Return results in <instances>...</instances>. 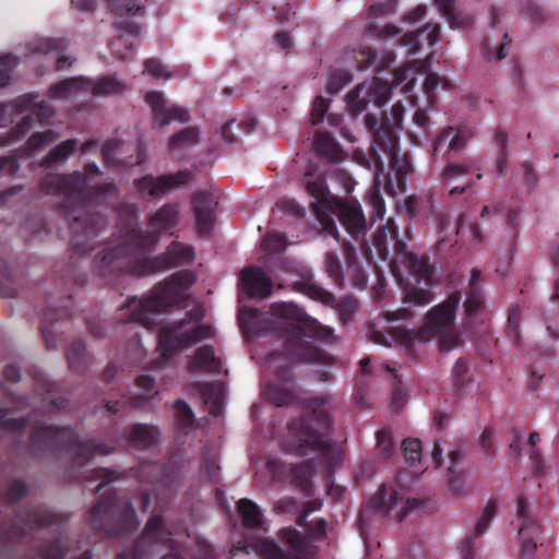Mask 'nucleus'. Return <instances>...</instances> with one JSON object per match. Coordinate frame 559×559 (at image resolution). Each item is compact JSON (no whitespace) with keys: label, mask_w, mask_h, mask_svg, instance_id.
<instances>
[{"label":"nucleus","mask_w":559,"mask_h":559,"mask_svg":"<svg viewBox=\"0 0 559 559\" xmlns=\"http://www.w3.org/2000/svg\"><path fill=\"white\" fill-rule=\"evenodd\" d=\"M102 171L95 163H87L83 171L69 174H47L39 181V190L45 195L62 198L59 210L69 219L72 233L70 249L73 260L64 277L78 286L87 282L86 274H76L75 258L86 255L100 241L99 237L107 230L108 221L103 214L92 210V205L107 195L118 192L115 182L90 186V180Z\"/></svg>","instance_id":"nucleus-1"},{"label":"nucleus","mask_w":559,"mask_h":559,"mask_svg":"<svg viewBox=\"0 0 559 559\" xmlns=\"http://www.w3.org/2000/svg\"><path fill=\"white\" fill-rule=\"evenodd\" d=\"M122 212L127 214L128 223L119 233L118 243L104 248L93 261L94 273L104 278L122 266V258L154 251L160 235L175 228L179 223L178 203H165L153 213L147 219L148 230L138 226L139 215L133 205H126Z\"/></svg>","instance_id":"nucleus-2"},{"label":"nucleus","mask_w":559,"mask_h":559,"mask_svg":"<svg viewBox=\"0 0 559 559\" xmlns=\"http://www.w3.org/2000/svg\"><path fill=\"white\" fill-rule=\"evenodd\" d=\"M331 397L330 394H322L306 400V405L312 409L311 418L293 419L288 425L289 439L284 442L283 447L286 452L301 457L307 456L312 450H320L319 459L322 462L326 492L336 501L344 493L343 487L333 484V473L338 461V453L323 436L332 426L331 417L323 408Z\"/></svg>","instance_id":"nucleus-3"},{"label":"nucleus","mask_w":559,"mask_h":559,"mask_svg":"<svg viewBox=\"0 0 559 559\" xmlns=\"http://www.w3.org/2000/svg\"><path fill=\"white\" fill-rule=\"evenodd\" d=\"M272 314L282 320V330L289 335L285 341L283 354L292 361L310 364H331L333 358L319 347L306 343L302 336L314 337L324 342H334L332 328L321 324L307 316L305 310L293 302H275L271 306Z\"/></svg>","instance_id":"nucleus-4"},{"label":"nucleus","mask_w":559,"mask_h":559,"mask_svg":"<svg viewBox=\"0 0 559 559\" xmlns=\"http://www.w3.org/2000/svg\"><path fill=\"white\" fill-rule=\"evenodd\" d=\"M28 450L36 457H58L62 451H66L71 456L72 465L83 467L96 454H109L114 449L105 442L83 441L78 432L70 427H58L37 421L29 436Z\"/></svg>","instance_id":"nucleus-5"},{"label":"nucleus","mask_w":559,"mask_h":559,"mask_svg":"<svg viewBox=\"0 0 559 559\" xmlns=\"http://www.w3.org/2000/svg\"><path fill=\"white\" fill-rule=\"evenodd\" d=\"M195 275L191 271H179L163 282L157 283L150 295L142 299L131 297L120 309L127 308L130 313L128 322L140 323L143 326L154 325V316L173 308H186L188 290L193 286Z\"/></svg>","instance_id":"nucleus-6"},{"label":"nucleus","mask_w":559,"mask_h":559,"mask_svg":"<svg viewBox=\"0 0 559 559\" xmlns=\"http://www.w3.org/2000/svg\"><path fill=\"white\" fill-rule=\"evenodd\" d=\"M461 301V293L453 292L444 301L432 307L425 317V324L418 330L393 328L392 336L405 346L414 341H428L432 337L440 338V349L450 350L459 342V335L453 331L455 312Z\"/></svg>","instance_id":"nucleus-7"},{"label":"nucleus","mask_w":559,"mask_h":559,"mask_svg":"<svg viewBox=\"0 0 559 559\" xmlns=\"http://www.w3.org/2000/svg\"><path fill=\"white\" fill-rule=\"evenodd\" d=\"M426 71L425 61L415 60L394 71L392 84L377 78L373 79L372 83L358 84L346 96L349 112L353 116H358L367 109L369 104L382 108L389 102L393 86L404 84L402 91L408 93L415 81L413 74Z\"/></svg>","instance_id":"nucleus-8"},{"label":"nucleus","mask_w":559,"mask_h":559,"mask_svg":"<svg viewBox=\"0 0 559 559\" xmlns=\"http://www.w3.org/2000/svg\"><path fill=\"white\" fill-rule=\"evenodd\" d=\"M141 254L135 258H122V266L117 267L107 277L129 275L144 278L171 269L190 265L195 258L194 248L180 241H171L165 251L157 255Z\"/></svg>","instance_id":"nucleus-9"},{"label":"nucleus","mask_w":559,"mask_h":559,"mask_svg":"<svg viewBox=\"0 0 559 559\" xmlns=\"http://www.w3.org/2000/svg\"><path fill=\"white\" fill-rule=\"evenodd\" d=\"M91 526L109 536L134 532L140 522L130 501L119 500L115 492L105 493L91 509Z\"/></svg>","instance_id":"nucleus-10"},{"label":"nucleus","mask_w":559,"mask_h":559,"mask_svg":"<svg viewBox=\"0 0 559 559\" xmlns=\"http://www.w3.org/2000/svg\"><path fill=\"white\" fill-rule=\"evenodd\" d=\"M373 246L379 258L383 261L390 259V248L392 247V263L404 264L417 282L424 281L428 284L431 281L432 269L429 264V258L426 255L418 257L406 250V245L399 238L397 227L391 218L388 219L384 227L374 234Z\"/></svg>","instance_id":"nucleus-11"},{"label":"nucleus","mask_w":559,"mask_h":559,"mask_svg":"<svg viewBox=\"0 0 559 559\" xmlns=\"http://www.w3.org/2000/svg\"><path fill=\"white\" fill-rule=\"evenodd\" d=\"M199 319L193 318L192 311H188L185 318L168 322L158 329V347L163 358H173L178 353L213 336L210 325L197 324Z\"/></svg>","instance_id":"nucleus-12"},{"label":"nucleus","mask_w":559,"mask_h":559,"mask_svg":"<svg viewBox=\"0 0 559 559\" xmlns=\"http://www.w3.org/2000/svg\"><path fill=\"white\" fill-rule=\"evenodd\" d=\"M405 108L401 102L395 103L390 111V116L382 115L378 120L376 116L367 114L365 117V127L372 136L370 154L378 169H383L384 163L378 153L379 150L392 151L399 145L397 132L401 129Z\"/></svg>","instance_id":"nucleus-13"},{"label":"nucleus","mask_w":559,"mask_h":559,"mask_svg":"<svg viewBox=\"0 0 559 559\" xmlns=\"http://www.w3.org/2000/svg\"><path fill=\"white\" fill-rule=\"evenodd\" d=\"M278 537L290 549L286 552L278 544L269 539H259L255 548L262 559H314L317 556V546L301 534L298 530L288 526L283 527Z\"/></svg>","instance_id":"nucleus-14"},{"label":"nucleus","mask_w":559,"mask_h":559,"mask_svg":"<svg viewBox=\"0 0 559 559\" xmlns=\"http://www.w3.org/2000/svg\"><path fill=\"white\" fill-rule=\"evenodd\" d=\"M171 542L170 532L165 528V522L162 515H153L145 524L142 536L134 542L131 551L118 554L116 559H147L153 543ZM204 559H216L215 552L211 547L204 550ZM162 559H181L176 551H170Z\"/></svg>","instance_id":"nucleus-15"},{"label":"nucleus","mask_w":559,"mask_h":559,"mask_svg":"<svg viewBox=\"0 0 559 559\" xmlns=\"http://www.w3.org/2000/svg\"><path fill=\"white\" fill-rule=\"evenodd\" d=\"M305 189L314 201L311 202L312 211L322 226V229L338 240V231L335 221L326 213L338 197L332 195L328 189L325 178L321 175L313 176L310 173L305 175Z\"/></svg>","instance_id":"nucleus-16"},{"label":"nucleus","mask_w":559,"mask_h":559,"mask_svg":"<svg viewBox=\"0 0 559 559\" xmlns=\"http://www.w3.org/2000/svg\"><path fill=\"white\" fill-rule=\"evenodd\" d=\"M192 179L190 170H179L177 173L153 176L144 175L133 180V186L142 197L150 199H162L169 191L187 185Z\"/></svg>","instance_id":"nucleus-17"},{"label":"nucleus","mask_w":559,"mask_h":559,"mask_svg":"<svg viewBox=\"0 0 559 559\" xmlns=\"http://www.w3.org/2000/svg\"><path fill=\"white\" fill-rule=\"evenodd\" d=\"M326 213L334 219L337 216L346 231L356 240L367 234L368 226L361 205L356 200H342L338 198Z\"/></svg>","instance_id":"nucleus-18"},{"label":"nucleus","mask_w":559,"mask_h":559,"mask_svg":"<svg viewBox=\"0 0 559 559\" xmlns=\"http://www.w3.org/2000/svg\"><path fill=\"white\" fill-rule=\"evenodd\" d=\"M418 506L419 501L417 499H407L403 503L399 493L385 486L380 487L368 501L370 509L383 512L385 515L392 514L397 522H402L407 516L408 511L418 508Z\"/></svg>","instance_id":"nucleus-19"},{"label":"nucleus","mask_w":559,"mask_h":559,"mask_svg":"<svg viewBox=\"0 0 559 559\" xmlns=\"http://www.w3.org/2000/svg\"><path fill=\"white\" fill-rule=\"evenodd\" d=\"M24 111H33L44 122L53 116L52 107L46 100H38V94H24L11 102L0 103V122L10 120Z\"/></svg>","instance_id":"nucleus-20"},{"label":"nucleus","mask_w":559,"mask_h":559,"mask_svg":"<svg viewBox=\"0 0 559 559\" xmlns=\"http://www.w3.org/2000/svg\"><path fill=\"white\" fill-rule=\"evenodd\" d=\"M145 102L151 107L154 123L159 127H165L173 121L187 122L190 120L189 111L183 107L169 105L162 92L146 93Z\"/></svg>","instance_id":"nucleus-21"},{"label":"nucleus","mask_w":559,"mask_h":559,"mask_svg":"<svg viewBox=\"0 0 559 559\" xmlns=\"http://www.w3.org/2000/svg\"><path fill=\"white\" fill-rule=\"evenodd\" d=\"M57 522V514L44 508H36L16 516L10 530V538L20 539L26 537L34 530L50 526Z\"/></svg>","instance_id":"nucleus-22"},{"label":"nucleus","mask_w":559,"mask_h":559,"mask_svg":"<svg viewBox=\"0 0 559 559\" xmlns=\"http://www.w3.org/2000/svg\"><path fill=\"white\" fill-rule=\"evenodd\" d=\"M135 474L141 481L159 484L166 488H171L179 479L178 468L171 461L166 464L143 462L136 467Z\"/></svg>","instance_id":"nucleus-23"},{"label":"nucleus","mask_w":559,"mask_h":559,"mask_svg":"<svg viewBox=\"0 0 559 559\" xmlns=\"http://www.w3.org/2000/svg\"><path fill=\"white\" fill-rule=\"evenodd\" d=\"M240 286L249 299H263L271 296L273 283L262 267L250 265L241 272Z\"/></svg>","instance_id":"nucleus-24"},{"label":"nucleus","mask_w":559,"mask_h":559,"mask_svg":"<svg viewBox=\"0 0 559 559\" xmlns=\"http://www.w3.org/2000/svg\"><path fill=\"white\" fill-rule=\"evenodd\" d=\"M191 202L198 233L203 236L210 235L215 222V207L217 205V201L213 194L200 191L193 194Z\"/></svg>","instance_id":"nucleus-25"},{"label":"nucleus","mask_w":559,"mask_h":559,"mask_svg":"<svg viewBox=\"0 0 559 559\" xmlns=\"http://www.w3.org/2000/svg\"><path fill=\"white\" fill-rule=\"evenodd\" d=\"M516 516L523 520L519 530L521 550L523 555L531 556L537 549L536 539L539 536L540 527L528 516V507L523 495L518 497Z\"/></svg>","instance_id":"nucleus-26"},{"label":"nucleus","mask_w":559,"mask_h":559,"mask_svg":"<svg viewBox=\"0 0 559 559\" xmlns=\"http://www.w3.org/2000/svg\"><path fill=\"white\" fill-rule=\"evenodd\" d=\"M474 136V130L467 126L443 128L432 143L433 152L445 150L447 152H459L463 150Z\"/></svg>","instance_id":"nucleus-27"},{"label":"nucleus","mask_w":559,"mask_h":559,"mask_svg":"<svg viewBox=\"0 0 559 559\" xmlns=\"http://www.w3.org/2000/svg\"><path fill=\"white\" fill-rule=\"evenodd\" d=\"M497 502L495 500H489L486 504L480 518L478 519L475 531L467 535L460 544L459 550L462 559H475L476 554V545L475 540L477 537L483 535L490 525V522L493 520L497 513Z\"/></svg>","instance_id":"nucleus-28"},{"label":"nucleus","mask_w":559,"mask_h":559,"mask_svg":"<svg viewBox=\"0 0 559 559\" xmlns=\"http://www.w3.org/2000/svg\"><path fill=\"white\" fill-rule=\"evenodd\" d=\"M314 451L316 450H312L311 452ZM317 451L319 452L317 457L296 464L292 468L293 485L302 491L307 497L313 495L314 488L312 478L317 472V468L320 467L322 469V462L319 459L320 450Z\"/></svg>","instance_id":"nucleus-29"},{"label":"nucleus","mask_w":559,"mask_h":559,"mask_svg":"<svg viewBox=\"0 0 559 559\" xmlns=\"http://www.w3.org/2000/svg\"><path fill=\"white\" fill-rule=\"evenodd\" d=\"M188 369L191 372L217 373L222 369V361L213 346L203 345L198 347L189 358Z\"/></svg>","instance_id":"nucleus-30"},{"label":"nucleus","mask_w":559,"mask_h":559,"mask_svg":"<svg viewBox=\"0 0 559 559\" xmlns=\"http://www.w3.org/2000/svg\"><path fill=\"white\" fill-rule=\"evenodd\" d=\"M119 142L117 140H109L104 143L102 147V156L104 165L108 168L127 169L145 162L146 153L143 145H138V157L135 159H118L116 153L119 148Z\"/></svg>","instance_id":"nucleus-31"},{"label":"nucleus","mask_w":559,"mask_h":559,"mask_svg":"<svg viewBox=\"0 0 559 559\" xmlns=\"http://www.w3.org/2000/svg\"><path fill=\"white\" fill-rule=\"evenodd\" d=\"M64 306H62L60 309L56 308H47L41 318V334L44 337V341L49 349H55L57 347V344L53 340V335L51 332V326L53 322H57L66 317H70V308L72 306V298L71 296H68L64 300Z\"/></svg>","instance_id":"nucleus-32"},{"label":"nucleus","mask_w":559,"mask_h":559,"mask_svg":"<svg viewBox=\"0 0 559 559\" xmlns=\"http://www.w3.org/2000/svg\"><path fill=\"white\" fill-rule=\"evenodd\" d=\"M424 35L427 43L433 46L440 36V25L437 23H427L420 31L405 33L401 37L400 43L402 46L408 48V53L415 55L420 47L419 37Z\"/></svg>","instance_id":"nucleus-33"},{"label":"nucleus","mask_w":559,"mask_h":559,"mask_svg":"<svg viewBox=\"0 0 559 559\" xmlns=\"http://www.w3.org/2000/svg\"><path fill=\"white\" fill-rule=\"evenodd\" d=\"M455 0H435L439 12L447 19L451 28H467L474 23V16L457 10Z\"/></svg>","instance_id":"nucleus-34"},{"label":"nucleus","mask_w":559,"mask_h":559,"mask_svg":"<svg viewBox=\"0 0 559 559\" xmlns=\"http://www.w3.org/2000/svg\"><path fill=\"white\" fill-rule=\"evenodd\" d=\"M128 440L136 448L146 449L157 443V427L147 424H134L126 429Z\"/></svg>","instance_id":"nucleus-35"},{"label":"nucleus","mask_w":559,"mask_h":559,"mask_svg":"<svg viewBox=\"0 0 559 559\" xmlns=\"http://www.w3.org/2000/svg\"><path fill=\"white\" fill-rule=\"evenodd\" d=\"M313 145L317 154L323 159L332 163L342 160V150L330 133L317 131L314 134Z\"/></svg>","instance_id":"nucleus-36"},{"label":"nucleus","mask_w":559,"mask_h":559,"mask_svg":"<svg viewBox=\"0 0 559 559\" xmlns=\"http://www.w3.org/2000/svg\"><path fill=\"white\" fill-rule=\"evenodd\" d=\"M237 511L245 527L261 528L263 526L264 516L262 510L254 501L241 498L237 502Z\"/></svg>","instance_id":"nucleus-37"},{"label":"nucleus","mask_w":559,"mask_h":559,"mask_svg":"<svg viewBox=\"0 0 559 559\" xmlns=\"http://www.w3.org/2000/svg\"><path fill=\"white\" fill-rule=\"evenodd\" d=\"M88 85L85 91H91L95 96H112L124 92L126 86L112 75L103 76L96 81L87 79Z\"/></svg>","instance_id":"nucleus-38"},{"label":"nucleus","mask_w":559,"mask_h":559,"mask_svg":"<svg viewBox=\"0 0 559 559\" xmlns=\"http://www.w3.org/2000/svg\"><path fill=\"white\" fill-rule=\"evenodd\" d=\"M87 85L86 78L73 76L52 84L48 90V95L51 98H64L72 93L85 91Z\"/></svg>","instance_id":"nucleus-39"},{"label":"nucleus","mask_w":559,"mask_h":559,"mask_svg":"<svg viewBox=\"0 0 559 559\" xmlns=\"http://www.w3.org/2000/svg\"><path fill=\"white\" fill-rule=\"evenodd\" d=\"M78 144L79 142L76 139H68L60 142L47 153L41 160V165L51 166L52 164L66 160L78 150Z\"/></svg>","instance_id":"nucleus-40"},{"label":"nucleus","mask_w":559,"mask_h":559,"mask_svg":"<svg viewBox=\"0 0 559 559\" xmlns=\"http://www.w3.org/2000/svg\"><path fill=\"white\" fill-rule=\"evenodd\" d=\"M376 61V53L367 46L353 48L345 53V62L355 69L362 71Z\"/></svg>","instance_id":"nucleus-41"},{"label":"nucleus","mask_w":559,"mask_h":559,"mask_svg":"<svg viewBox=\"0 0 559 559\" xmlns=\"http://www.w3.org/2000/svg\"><path fill=\"white\" fill-rule=\"evenodd\" d=\"M110 12L122 19L124 16L141 15L145 11L142 0H106Z\"/></svg>","instance_id":"nucleus-42"},{"label":"nucleus","mask_w":559,"mask_h":559,"mask_svg":"<svg viewBox=\"0 0 559 559\" xmlns=\"http://www.w3.org/2000/svg\"><path fill=\"white\" fill-rule=\"evenodd\" d=\"M265 399L277 407L290 405L295 402V393L280 384L269 382L264 386Z\"/></svg>","instance_id":"nucleus-43"},{"label":"nucleus","mask_w":559,"mask_h":559,"mask_svg":"<svg viewBox=\"0 0 559 559\" xmlns=\"http://www.w3.org/2000/svg\"><path fill=\"white\" fill-rule=\"evenodd\" d=\"M33 126L32 116H24L21 121L9 131L0 124V145H8L25 136Z\"/></svg>","instance_id":"nucleus-44"},{"label":"nucleus","mask_w":559,"mask_h":559,"mask_svg":"<svg viewBox=\"0 0 559 559\" xmlns=\"http://www.w3.org/2000/svg\"><path fill=\"white\" fill-rule=\"evenodd\" d=\"M86 348L82 340H75L67 350L69 368L78 373L84 372L86 368Z\"/></svg>","instance_id":"nucleus-45"},{"label":"nucleus","mask_w":559,"mask_h":559,"mask_svg":"<svg viewBox=\"0 0 559 559\" xmlns=\"http://www.w3.org/2000/svg\"><path fill=\"white\" fill-rule=\"evenodd\" d=\"M493 144L498 147L496 173L504 176L508 171V134L500 127L495 130Z\"/></svg>","instance_id":"nucleus-46"},{"label":"nucleus","mask_w":559,"mask_h":559,"mask_svg":"<svg viewBox=\"0 0 559 559\" xmlns=\"http://www.w3.org/2000/svg\"><path fill=\"white\" fill-rule=\"evenodd\" d=\"M219 465L217 464V456L214 452L205 449L202 453L200 476L203 480L210 483H218L219 480Z\"/></svg>","instance_id":"nucleus-47"},{"label":"nucleus","mask_w":559,"mask_h":559,"mask_svg":"<svg viewBox=\"0 0 559 559\" xmlns=\"http://www.w3.org/2000/svg\"><path fill=\"white\" fill-rule=\"evenodd\" d=\"M379 151L383 152L388 157L391 168L395 171L397 185L403 186L405 183L406 176L412 168L408 157L405 155L403 159L399 158L397 145L392 151L378 148V152Z\"/></svg>","instance_id":"nucleus-48"},{"label":"nucleus","mask_w":559,"mask_h":559,"mask_svg":"<svg viewBox=\"0 0 559 559\" xmlns=\"http://www.w3.org/2000/svg\"><path fill=\"white\" fill-rule=\"evenodd\" d=\"M153 396H147L146 394L133 395L128 397V400L121 401H108L105 404L106 409L111 414L119 413L122 408L128 404L129 408L133 409H146L151 404V400Z\"/></svg>","instance_id":"nucleus-49"},{"label":"nucleus","mask_w":559,"mask_h":559,"mask_svg":"<svg viewBox=\"0 0 559 559\" xmlns=\"http://www.w3.org/2000/svg\"><path fill=\"white\" fill-rule=\"evenodd\" d=\"M402 301L409 306H426L432 301V294L424 288L407 284L403 289Z\"/></svg>","instance_id":"nucleus-50"},{"label":"nucleus","mask_w":559,"mask_h":559,"mask_svg":"<svg viewBox=\"0 0 559 559\" xmlns=\"http://www.w3.org/2000/svg\"><path fill=\"white\" fill-rule=\"evenodd\" d=\"M463 453L460 450H453L449 453V459L451 461V465L448 468L449 477H448V487L449 490L454 495H460L464 491V481L462 475L456 473L454 469V465L463 460Z\"/></svg>","instance_id":"nucleus-51"},{"label":"nucleus","mask_w":559,"mask_h":559,"mask_svg":"<svg viewBox=\"0 0 559 559\" xmlns=\"http://www.w3.org/2000/svg\"><path fill=\"white\" fill-rule=\"evenodd\" d=\"M199 391L205 403L211 404L210 413L218 416L222 411V397L214 383L202 382L198 384Z\"/></svg>","instance_id":"nucleus-52"},{"label":"nucleus","mask_w":559,"mask_h":559,"mask_svg":"<svg viewBox=\"0 0 559 559\" xmlns=\"http://www.w3.org/2000/svg\"><path fill=\"white\" fill-rule=\"evenodd\" d=\"M199 141V131L194 127H188L169 139V148L177 150L197 144Z\"/></svg>","instance_id":"nucleus-53"},{"label":"nucleus","mask_w":559,"mask_h":559,"mask_svg":"<svg viewBox=\"0 0 559 559\" xmlns=\"http://www.w3.org/2000/svg\"><path fill=\"white\" fill-rule=\"evenodd\" d=\"M58 136L59 134L52 129H48L43 132H35L28 138L24 151L27 155H32L36 151L40 150L44 145L57 140Z\"/></svg>","instance_id":"nucleus-54"},{"label":"nucleus","mask_w":559,"mask_h":559,"mask_svg":"<svg viewBox=\"0 0 559 559\" xmlns=\"http://www.w3.org/2000/svg\"><path fill=\"white\" fill-rule=\"evenodd\" d=\"M304 292L313 300L320 301L325 306L333 307L336 300L335 296L321 287L320 285L312 282H304L301 284Z\"/></svg>","instance_id":"nucleus-55"},{"label":"nucleus","mask_w":559,"mask_h":559,"mask_svg":"<svg viewBox=\"0 0 559 559\" xmlns=\"http://www.w3.org/2000/svg\"><path fill=\"white\" fill-rule=\"evenodd\" d=\"M324 267L328 276L333 280L337 286H342L344 282L343 267L334 252H326L324 258Z\"/></svg>","instance_id":"nucleus-56"},{"label":"nucleus","mask_w":559,"mask_h":559,"mask_svg":"<svg viewBox=\"0 0 559 559\" xmlns=\"http://www.w3.org/2000/svg\"><path fill=\"white\" fill-rule=\"evenodd\" d=\"M176 412L177 425L180 430H186L192 427L194 415L191 407L183 401L177 400L174 405Z\"/></svg>","instance_id":"nucleus-57"},{"label":"nucleus","mask_w":559,"mask_h":559,"mask_svg":"<svg viewBox=\"0 0 559 559\" xmlns=\"http://www.w3.org/2000/svg\"><path fill=\"white\" fill-rule=\"evenodd\" d=\"M332 308H336L338 311L340 320L346 324L352 320L355 314L358 302L353 296H345L341 298L338 301L335 300L334 306Z\"/></svg>","instance_id":"nucleus-58"},{"label":"nucleus","mask_w":559,"mask_h":559,"mask_svg":"<svg viewBox=\"0 0 559 559\" xmlns=\"http://www.w3.org/2000/svg\"><path fill=\"white\" fill-rule=\"evenodd\" d=\"M484 309V298L480 289H468L464 302V312L467 318L477 316Z\"/></svg>","instance_id":"nucleus-59"},{"label":"nucleus","mask_w":559,"mask_h":559,"mask_svg":"<svg viewBox=\"0 0 559 559\" xmlns=\"http://www.w3.org/2000/svg\"><path fill=\"white\" fill-rule=\"evenodd\" d=\"M8 409L0 407V429L10 432L23 431L28 425V417L9 418Z\"/></svg>","instance_id":"nucleus-60"},{"label":"nucleus","mask_w":559,"mask_h":559,"mask_svg":"<svg viewBox=\"0 0 559 559\" xmlns=\"http://www.w3.org/2000/svg\"><path fill=\"white\" fill-rule=\"evenodd\" d=\"M87 479L102 480L95 488V492H99L106 485L119 478V474L111 468L97 467L90 471V475L85 476Z\"/></svg>","instance_id":"nucleus-61"},{"label":"nucleus","mask_w":559,"mask_h":559,"mask_svg":"<svg viewBox=\"0 0 559 559\" xmlns=\"http://www.w3.org/2000/svg\"><path fill=\"white\" fill-rule=\"evenodd\" d=\"M471 170L472 165L469 164L448 163L442 170L441 178L447 182H451L460 177L468 175Z\"/></svg>","instance_id":"nucleus-62"},{"label":"nucleus","mask_w":559,"mask_h":559,"mask_svg":"<svg viewBox=\"0 0 559 559\" xmlns=\"http://www.w3.org/2000/svg\"><path fill=\"white\" fill-rule=\"evenodd\" d=\"M352 81V74L345 70H335L331 73L328 92L330 94H337Z\"/></svg>","instance_id":"nucleus-63"},{"label":"nucleus","mask_w":559,"mask_h":559,"mask_svg":"<svg viewBox=\"0 0 559 559\" xmlns=\"http://www.w3.org/2000/svg\"><path fill=\"white\" fill-rule=\"evenodd\" d=\"M64 555L66 548L60 538L43 546L39 550L40 559H63Z\"/></svg>","instance_id":"nucleus-64"}]
</instances>
